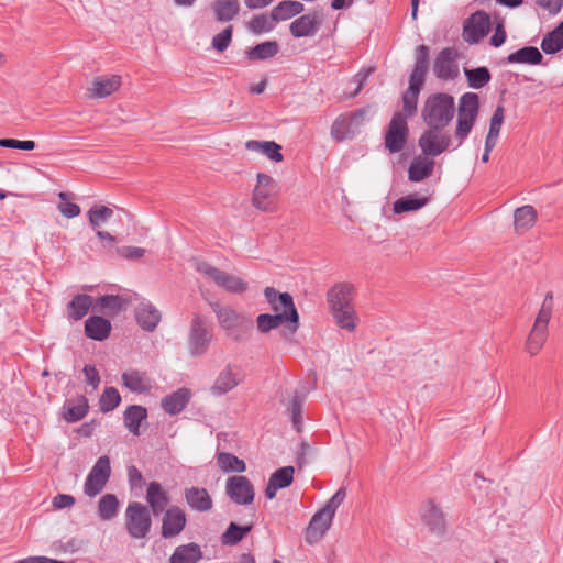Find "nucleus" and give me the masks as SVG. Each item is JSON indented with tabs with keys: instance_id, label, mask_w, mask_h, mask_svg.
Listing matches in <instances>:
<instances>
[{
	"instance_id": "obj_1",
	"label": "nucleus",
	"mask_w": 563,
	"mask_h": 563,
	"mask_svg": "<svg viewBox=\"0 0 563 563\" xmlns=\"http://www.w3.org/2000/svg\"><path fill=\"white\" fill-rule=\"evenodd\" d=\"M456 111L453 96L446 92L430 95L421 109V119L426 125L446 128Z\"/></svg>"
},
{
	"instance_id": "obj_2",
	"label": "nucleus",
	"mask_w": 563,
	"mask_h": 563,
	"mask_svg": "<svg viewBox=\"0 0 563 563\" xmlns=\"http://www.w3.org/2000/svg\"><path fill=\"white\" fill-rule=\"evenodd\" d=\"M457 119L454 130V137L457 140L456 147L461 146L472 132L479 113V97L475 92H465L460 97L456 108Z\"/></svg>"
},
{
	"instance_id": "obj_3",
	"label": "nucleus",
	"mask_w": 563,
	"mask_h": 563,
	"mask_svg": "<svg viewBox=\"0 0 563 563\" xmlns=\"http://www.w3.org/2000/svg\"><path fill=\"white\" fill-rule=\"evenodd\" d=\"M213 339L212 330L208 327L207 321L199 314H194L190 322L187 346L190 356L198 357L205 355Z\"/></svg>"
},
{
	"instance_id": "obj_4",
	"label": "nucleus",
	"mask_w": 563,
	"mask_h": 563,
	"mask_svg": "<svg viewBox=\"0 0 563 563\" xmlns=\"http://www.w3.org/2000/svg\"><path fill=\"white\" fill-rule=\"evenodd\" d=\"M152 527L151 511L147 506L131 501L125 509V529L134 539L145 538Z\"/></svg>"
},
{
	"instance_id": "obj_5",
	"label": "nucleus",
	"mask_w": 563,
	"mask_h": 563,
	"mask_svg": "<svg viewBox=\"0 0 563 563\" xmlns=\"http://www.w3.org/2000/svg\"><path fill=\"white\" fill-rule=\"evenodd\" d=\"M264 296L269 303L271 309L275 313H286L290 317V324L287 325V331L294 335L299 328V314L295 307L292 296L289 292H278L274 287H266Z\"/></svg>"
},
{
	"instance_id": "obj_6",
	"label": "nucleus",
	"mask_w": 563,
	"mask_h": 563,
	"mask_svg": "<svg viewBox=\"0 0 563 563\" xmlns=\"http://www.w3.org/2000/svg\"><path fill=\"white\" fill-rule=\"evenodd\" d=\"M195 267L198 273L229 292L242 294L247 290V283L245 280L221 271L207 262H197Z\"/></svg>"
},
{
	"instance_id": "obj_7",
	"label": "nucleus",
	"mask_w": 563,
	"mask_h": 563,
	"mask_svg": "<svg viewBox=\"0 0 563 563\" xmlns=\"http://www.w3.org/2000/svg\"><path fill=\"white\" fill-rule=\"evenodd\" d=\"M428 129L422 132L418 140V145L426 156L435 157L450 148L452 144L451 135L445 128L427 125Z\"/></svg>"
},
{
	"instance_id": "obj_8",
	"label": "nucleus",
	"mask_w": 563,
	"mask_h": 563,
	"mask_svg": "<svg viewBox=\"0 0 563 563\" xmlns=\"http://www.w3.org/2000/svg\"><path fill=\"white\" fill-rule=\"evenodd\" d=\"M256 179L257 183L252 195V205L256 209L265 212L274 211V197L278 191V185L276 180L264 173H258Z\"/></svg>"
},
{
	"instance_id": "obj_9",
	"label": "nucleus",
	"mask_w": 563,
	"mask_h": 563,
	"mask_svg": "<svg viewBox=\"0 0 563 563\" xmlns=\"http://www.w3.org/2000/svg\"><path fill=\"white\" fill-rule=\"evenodd\" d=\"M111 475L110 459L107 455L100 456L90 470L84 492L89 497L100 494L107 485Z\"/></svg>"
},
{
	"instance_id": "obj_10",
	"label": "nucleus",
	"mask_w": 563,
	"mask_h": 563,
	"mask_svg": "<svg viewBox=\"0 0 563 563\" xmlns=\"http://www.w3.org/2000/svg\"><path fill=\"white\" fill-rule=\"evenodd\" d=\"M408 136L409 129L406 117L399 112L395 113L385 134V147L390 153H399L405 148Z\"/></svg>"
},
{
	"instance_id": "obj_11",
	"label": "nucleus",
	"mask_w": 563,
	"mask_h": 563,
	"mask_svg": "<svg viewBox=\"0 0 563 563\" xmlns=\"http://www.w3.org/2000/svg\"><path fill=\"white\" fill-rule=\"evenodd\" d=\"M225 494L236 505H252L255 497V489L246 476L234 475L225 482Z\"/></svg>"
},
{
	"instance_id": "obj_12",
	"label": "nucleus",
	"mask_w": 563,
	"mask_h": 563,
	"mask_svg": "<svg viewBox=\"0 0 563 563\" xmlns=\"http://www.w3.org/2000/svg\"><path fill=\"white\" fill-rule=\"evenodd\" d=\"M490 31V16L485 11L472 13L463 24V38L470 43H478Z\"/></svg>"
},
{
	"instance_id": "obj_13",
	"label": "nucleus",
	"mask_w": 563,
	"mask_h": 563,
	"mask_svg": "<svg viewBox=\"0 0 563 563\" xmlns=\"http://www.w3.org/2000/svg\"><path fill=\"white\" fill-rule=\"evenodd\" d=\"M457 53L453 47L443 48L435 57L433 63V74L442 80H453L459 76V65L456 63Z\"/></svg>"
},
{
	"instance_id": "obj_14",
	"label": "nucleus",
	"mask_w": 563,
	"mask_h": 563,
	"mask_svg": "<svg viewBox=\"0 0 563 563\" xmlns=\"http://www.w3.org/2000/svg\"><path fill=\"white\" fill-rule=\"evenodd\" d=\"M186 522L187 518L185 511L177 506L170 507L165 511L162 520V537L170 539L180 534Z\"/></svg>"
},
{
	"instance_id": "obj_15",
	"label": "nucleus",
	"mask_w": 563,
	"mask_h": 563,
	"mask_svg": "<svg viewBox=\"0 0 563 563\" xmlns=\"http://www.w3.org/2000/svg\"><path fill=\"white\" fill-rule=\"evenodd\" d=\"M323 16L319 12H312L299 16L290 24V33L294 37L313 36L322 23Z\"/></svg>"
},
{
	"instance_id": "obj_16",
	"label": "nucleus",
	"mask_w": 563,
	"mask_h": 563,
	"mask_svg": "<svg viewBox=\"0 0 563 563\" xmlns=\"http://www.w3.org/2000/svg\"><path fill=\"white\" fill-rule=\"evenodd\" d=\"M333 518L325 514L322 509L318 510L311 518L306 530V541L313 544L322 539L329 530Z\"/></svg>"
},
{
	"instance_id": "obj_17",
	"label": "nucleus",
	"mask_w": 563,
	"mask_h": 563,
	"mask_svg": "<svg viewBox=\"0 0 563 563\" xmlns=\"http://www.w3.org/2000/svg\"><path fill=\"white\" fill-rule=\"evenodd\" d=\"M184 495L187 505L195 511L207 512L213 507L212 498L206 488H186Z\"/></svg>"
},
{
	"instance_id": "obj_18",
	"label": "nucleus",
	"mask_w": 563,
	"mask_h": 563,
	"mask_svg": "<svg viewBox=\"0 0 563 563\" xmlns=\"http://www.w3.org/2000/svg\"><path fill=\"white\" fill-rule=\"evenodd\" d=\"M295 468L292 466H284L275 471L265 488V496L267 499H273L278 489L288 487L294 481Z\"/></svg>"
},
{
	"instance_id": "obj_19",
	"label": "nucleus",
	"mask_w": 563,
	"mask_h": 563,
	"mask_svg": "<svg viewBox=\"0 0 563 563\" xmlns=\"http://www.w3.org/2000/svg\"><path fill=\"white\" fill-rule=\"evenodd\" d=\"M122 79L119 75L96 77L89 89L90 96L95 99L106 98L115 92L121 86Z\"/></svg>"
},
{
	"instance_id": "obj_20",
	"label": "nucleus",
	"mask_w": 563,
	"mask_h": 563,
	"mask_svg": "<svg viewBox=\"0 0 563 563\" xmlns=\"http://www.w3.org/2000/svg\"><path fill=\"white\" fill-rule=\"evenodd\" d=\"M190 398L191 391L183 387L162 398L161 406L166 413L174 416L186 408Z\"/></svg>"
},
{
	"instance_id": "obj_21",
	"label": "nucleus",
	"mask_w": 563,
	"mask_h": 563,
	"mask_svg": "<svg viewBox=\"0 0 563 563\" xmlns=\"http://www.w3.org/2000/svg\"><path fill=\"white\" fill-rule=\"evenodd\" d=\"M137 324L145 331H154L161 319V312L150 302H142L135 309Z\"/></svg>"
},
{
	"instance_id": "obj_22",
	"label": "nucleus",
	"mask_w": 563,
	"mask_h": 563,
	"mask_svg": "<svg viewBox=\"0 0 563 563\" xmlns=\"http://www.w3.org/2000/svg\"><path fill=\"white\" fill-rule=\"evenodd\" d=\"M146 501L151 508L150 511H152L153 515L158 516L166 511L165 509L169 504V496L159 483L151 482L146 490Z\"/></svg>"
},
{
	"instance_id": "obj_23",
	"label": "nucleus",
	"mask_w": 563,
	"mask_h": 563,
	"mask_svg": "<svg viewBox=\"0 0 563 563\" xmlns=\"http://www.w3.org/2000/svg\"><path fill=\"white\" fill-rule=\"evenodd\" d=\"M122 384L132 393L145 394L152 389V380L145 372L131 369L121 376Z\"/></svg>"
},
{
	"instance_id": "obj_24",
	"label": "nucleus",
	"mask_w": 563,
	"mask_h": 563,
	"mask_svg": "<svg viewBox=\"0 0 563 563\" xmlns=\"http://www.w3.org/2000/svg\"><path fill=\"white\" fill-rule=\"evenodd\" d=\"M241 379L238 373H234L230 365L225 366L214 379L210 390L214 396H222L240 384Z\"/></svg>"
},
{
	"instance_id": "obj_25",
	"label": "nucleus",
	"mask_w": 563,
	"mask_h": 563,
	"mask_svg": "<svg viewBox=\"0 0 563 563\" xmlns=\"http://www.w3.org/2000/svg\"><path fill=\"white\" fill-rule=\"evenodd\" d=\"M352 290L350 284H338L328 292V301L332 310L346 309L352 306Z\"/></svg>"
},
{
	"instance_id": "obj_26",
	"label": "nucleus",
	"mask_w": 563,
	"mask_h": 563,
	"mask_svg": "<svg viewBox=\"0 0 563 563\" xmlns=\"http://www.w3.org/2000/svg\"><path fill=\"white\" fill-rule=\"evenodd\" d=\"M430 49L427 45H420L415 51V66L409 80L418 84H424L426 75L429 68Z\"/></svg>"
},
{
	"instance_id": "obj_27",
	"label": "nucleus",
	"mask_w": 563,
	"mask_h": 563,
	"mask_svg": "<svg viewBox=\"0 0 563 563\" xmlns=\"http://www.w3.org/2000/svg\"><path fill=\"white\" fill-rule=\"evenodd\" d=\"M434 168V161L428 156H416L408 168V178L410 181L419 183L431 176Z\"/></svg>"
},
{
	"instance_id": "obj_28",
	"label": "nucleus",
	"mask_w": 563,
	"mask_h": 563,
	"mask_svg": "<svg viewBox=\"0 0 563 563\" xmlns=\"http://www.w3.org/2000/svg\"><path fill=\"white\" fill-rule=\"evenodd\" d=\"M111 331V323L103 317L91 316L85 322V333L96 341L106 340Z\"/></svg>"
},
{
	"instance_id": "obj_29",
	"label": "nucleus",
	"mask_w": 563,
	"mask_h": 563,
	"mask_svg": "<svg viewBox=\"0 0 563 563\" xmlns=\"http://www.w3.org/2000/svg\"><path fill=\"white\" fill-rule=\"evenodd\" d=\"M210 306L222 329L230 331L241 324L242 317L231 307L222 306L219 302H210Z\"/></svg>"
},
{
	"instance_id": "obj_30",
	"label": "nucleus",
	"mask_w": 563,
	"mask_h": 563,
	"mask_svg": "<svg viewBox=\"0 0 563 563\" xmlns=\"http://www.w3.org/2000/svg\"><path fill=\"white\" fill-rule=\"evenodd\" d=\"M245 148L251 152L262 153L267 158L276 163H279L284 159V155L282 154V146L274 141L249 140L245 143Z\"/></svg>"
},
{
	"instance_id": "obj_31",
	"label": "nucleus",
	"mask_w": 563,
	"mask_h": 563,
	"mask_svg": "<svg viewBox=\"0 0 563 563\" xmlns=\"http://www.w3.org/2000/svg\"><path fill=\"white\" fill-rule=\"evenodd\" d=\"M536 221L537 211L530 205L519 207L514 212V227L518 234L529 231L536 224Z\"/></svg>"
},
{
	"instance_id": "obj_32",
	"label": "nucleus",
	"mask_w": 563,
	"mask_h": 563,
	"mask_svg": "<svg viewBox=\"0 0 563 563\" xmlns=\"http://www.w3.org/2000/svg\"><path fill=\"white\" fill-rule=\"evenodd\" d=\"M202 558L201 548L195 542L176 547L169 563H197Z\"/></svg>"
},
{
	"instance_id": "obj_33",
	"label": "nucleus",
	"mask_w": 563,
	"mask_h": 563,
	"mask_svg": "<svg viewBox=\"0 0 563 563\" xmlns=\"http://www.w3.org/2000/svg\"><path fill=\"white\" fill-rule=\"evenodd\" d=\"M147 419V410L143 406H129L123 412L125 428L134 435H140V427Z\"/></svg>"
},
{
	"instance_id": "obj_34",
	"label": "nucleus",
	"mask_w": 563,
	"mask_h": 563,
	"mask_svg": "<svg viewBox=\"0 0 563 563\" xmlns=\"http://www.w3.org/2000/svg\"><path fill=\"white\" fill-rule=\"evenodd\" d=\"M305 11V5L295 0H284L272 10V18L275 22L289 20Z\"/></svg>"
},
{
	"instance_id": "obj_35",
	"label": "nucleus",
	"mask_w": 563,
	"mask_h": 563,
	"mask_svg": "<svg viewBox=\"0 0 563 563\" xmlns=\"http://www.w3.org/2000/svg\"><path fill=\"white\" fill-rule=\"evenodd\" d=\"M543 55L534 46H525L511 54L506 58L508 64H529L538 65L541 64Z\"/></svg>"
},
{
	"instance_id": "obj_36",
	"label": "nucleus",
	"mask_w": 563,
	"mask_h": 563,
	"mask_svg": "<svg viewBox=\"0 0 563 563\" xmlns=\"http://www.w3.org/2000/svg\"><path fill=\"white\" fill-rule=\"evenodd\" d=\"M255 514H251V518H254ZM253 519L245 525L239 526L235 522H230L225 531L221 536V542L224 545H235L244 539V537L252 530Z\"/></svg>"
},
{
	"instance_id": "obj_37",
	"label": "nucleus",
	"mask_w": 563,
	"mask_h": 563,
	"mask_svg": "<svg viewBox=\"0 0 563 563\" xmlns=\"http://www.w3.org/2000/svg\"><path fill=\"white\" fill-rule=\"evenodd\" d=\"M88 408L89 405L87 398L85 396H79L65 404L64 418L68 422L79 421L86 416Z\"/></svg>"
},
{
	"instance_id": "obj_38",
	"label": "nucleus",
	"mask_w": 563,
	"mask_h": 563,
	"mask_svg": "<svg viewBox=\"0 0 563 563\" xmlns=\"http://www.w3.org/2000/svg\"><path fill=\"white\" fill-rule=\"evenodd\" d=\"M216 19L219 22H229L233 20L240 11L238 0H217L212 4Z\"/></svg>"
},
{
	"instance_id": "obj_39",
	"label": "nucleus",
	"mask_w": 563,
	"mask_h": 563,
	"mask_svg": "<svg viewBox=\"0 0 563 563\" xmlns=\"http://www.w3.org/2000/svg\"><path fill=\"white\" fill-rule=\"evenodd\" d=\"M92 305V297L89 295H76L67 305V314L70 319L81 320Z\"/></svg>"
},
{
	"instance_id": "obj_40",
	"label": "nucleus",
	"mask_w": 563,
	"mask_h": 563,
	"mask_svg": "<svg viewBox=\"0 0 563 563\" xmlns=\"http://www.w3.org/2000/svg\"><path fill=\"white\" fill-rule=\"evenodd\" d=\"M285 322L290 324V317L289 314L287 316L286 313L280 312L275 314L262 313L256 318L257 330L264 334L268 333L271 330L277 329Z\"/></svg>"
},
{
	"instance_id": "obj_41",
	"label": "nucleus",
	"mask_w": 563,
	"mask_h": 563,
	"mask_svg": "<svg viewBox=\"0 0 563 563\" xmlns=\"http://www.w3.org/2000/svg\"><path fill=\"white\" fill-rule=\"evenodd\" d=\"M428 202V197H418L417 195L411 194L406 197L397 199L393 203V211L397 214L416 211L423 208Z\"/></svg>"
},
{
	"instance_id": "obj_42",
	"label": "nucleus",
	"mask_w": 563,
	"mask_h": 563,
	"mask_svg": "<svg viewBox=\"0 0 563 563\" xmlns=\"http://www.w3.org/2000/svg\"><path fill=\"white\" fill-rule=\"evenodd\" d=\"M279 51V45L275 41H267L255 45L245 52L250 60H264L274 57Z\"/></svg>"
},
{
	"instance_id": "obj_43",
	"label": "nucleus",
	"mask_w": 563,
	"mask_h": 563,
	"mask_svg": "<svg viewBox=\"0 0 563 563\" xmlns=\"http://www.w3.org/2000/svg\"><path fill=\"white\" fill-rule=\"evenodd\" d=\"M422 519L429 528L435 533H442L445 530V520L442 511L434 506L432 503H429L427 509L422 515Z\"/></svg>"
},
{
	"instance_id": "obj_44",
	"label": "nucleus",
	"mask_w": 563,
	"mask_h": 563,
	"mask_svg": "<svg viewBox=\"0 0 563 563\" xmlns=\"http://www.w3.org/2000/svg\"><path fill=\"white\" fill-rule=\"evenodd\" d=\"M548 338V329L534 325L532 327L527 341L526 350L531 355H537L543 347Z\"/></svg>"
},
{
	"instance_id": "obj_45",
	"label": "nucleus",
	"mask_w": 563,
	"mask_h": 563,
	"mask_svg": "<svg viewBox=\"0 0 563 563\" xmlns=\"http://www.w3.org/2000/svg\"><path fill=\"white\" fill-rule=\"evenodd\" d=\"M464 74L467 80V84L473 89H481L486 86L490 79L492 75L487 67H477L473 69H464Z\"/></svg>"
},
{
	"instance_id": "obj_46",
	"label": "nucleus",
	"mask_w": 563,
	"mask_h": 563,
	"mask_svg": "<svg viewBox=\"0 0 563 563\" xmlns=\"http://www.w3.org/2000/svg\"><path fill=\"white\" fill-rule=\"evenodd\" d=\"M422 84L413 82L409 80V87L406 92L402 95V103H404V117L412 115L417 110V102L420 90L422 88Z\"/></svg>"
},
{
	"instance_id": "obj_47",
	"label": "nucleus",
	"mask_w": 563,
	"mask_h": 563,
	"mask_svg": "<svg viewBox=\"0 0 563 563\" xmlns=\"http://www.w3.org/2000/svg\"><path fill=\"white\" fill-rule=\"evenodd\" d=\"M119 500L113 494L103 495L98 503V515L102 520H111L118 514Z\"/></svg>"
},
{
	"instance_id": "obj_48",
	"label": "nucleus",
	"mask_w": 563,
	"mask_h": 563,
	"mask_svg": "<svg viewBox=\"0 0 563 563\" xmlns=\"http://www.w3.org/2000/svg\"><path fill=\"white\" fill-rule=\"evenodd\" d=\"M217 463L224 472L243 473L246 470V464L243 460L227 452H221L217 455Z\"/></svg>"
},
{
	"instance_id": "obj_49",
	"label": "nucleus",
	"mask_w": 563,
	"mask_h": 563,
	"mask_svg": "<svg viewBox=\"0 0 563 563\" xmlns=\"http://www.w3.org/2000/svg\"><path fill=\"white\" fill-rule=\"evenodd\" d=\"M332 313L340 328L349 331H353L356 328L357 317L354 307L332 310Z\"/></svg>"
},
{
	"instance_id": "obj_50",
	"label": "nucleus",
	"mask_w": 563,
	"mask_h": 563,
	"mask_svg": "<svg viewBox=\"0 0 563 563\" xmlns=\"http://www.w3.org/2000/svg\"><path fill=\"white\" fill-rule=\"evenodd\" d=\"M350 130L351 128L349 125L346 114H340L332 123L331 136L338 142L352 139L354 135L352 132H350Z\"/></svg>"
},
{
	"instance_id": "obj_51",
	"label": "nucleus",
	"mask_w": 563,
	"mask_h": 563,
	"mask_svg": "<svg viewBox=\"0 0 563 563\" xmlns=\"http://www.w3.org/2000/svg\"><path fill=\"white\" fill-rule=\"evenodd\" d=\"M113 214V210L107 206H95L88 211L89 223L93 230L107 222Z\"/></svg>"
},
{
	"instance_id": "obj_52",
	"label": "nucleus",
	"mask_w": 563,
	"mask_h": 563,
	"mask_svg": "<svg viewBox=\"0 0 563 563\" xmlns=\"http://www.w3.org/2000/svg\"><path fill=\"white\" fill-rule=\"evenodd\" d=\"M552 311H553V294H552V291H548L543 299V302L541 305V308L538 312V316H537L533 324L548 329L550 319L552 317Z\"/></svg>"
},
{
	"instance_id": "obj_53",
	"label": "nucleus",
	"mask_w": 563,
	"mask_h": 563,
	"mask_svg": "<svg viewBox=\"0 0 563 563\" xmlns=\"http://www.w3.org/2000/svg\"><path fill=\"white\" fill-rule=\"evenodd\" d=\"M121 401V396L117 388L114 387H107L99 400L100 404V410L102 412H109L112 411L114 408L119 406Z\"/></svg>"
},
{
	"instance_id": "obj_54",
	"label": "nucleus",
	"mask_w": 563,
	"mask_h": 563,
	"mask_svg": "<svg viewBox=\"0 0 563 563\" xmlns=\"http://www.w3.org/2000/svg\"><path fill=\"white\" fill-rule=\"evenodd\" d=\"M274 23L275 21L272 14L269 16L266 14H257L250 21L249 29L255 34L267 33L274 29Z\"/></svg>"
},
{
	"instance_id": "obj_55",
	"label": "nucleus",
	"mask_w": 563,
	"mask_h": 563,
	"mask_svg": "<svg viewBox=\"0 0 563 563\" xmlns=\"http://www.w3.org/2000/svg\"><path fill=\"white\" fill-rule=\"evenodd\" d=\"M541 48L545 54H555L563 49V37L553 30L542 38Z\"/></svg>"
},
{
	"instance_id": "obj_56",
	"label": "nucleus",
	"mask_w": 563,
	"mask_h": 563,
	"mask_svg": "<svg viewBox=\"0 0 563 563\" xmlns=\"http://www.w3.org/2000/svg\"><path fill=\"white\" fill-rule=\"evenodd\" d=\"M369 111H371V108L367 106V107L357 109L356 111H354L352 113H345L347 117V120H349V125L351 128L350 132H352L354 136L360 132L361 128L367 121Z\"/></svg>"
},
{
	"instance_id": "obj_57",
	"label": "nucleus",
	"mask_w": 563,
	"mask_h": 563,
	"mask_svg": "<svg viewBox=\"0 0 563 563\" xmlns=\"http://www.w3.org/2000/svg\"><path fill=\"white\" fill-rule=\"evenodd\" d=\"M58 197L62 201L58 203L57 208L64 217L71 219L79 216L80 207L77 203L66 201L68 198L67 192H59Z\"/></svg>"
},
{
	"instance_id": "obj_58",
	"label": "nucleus",
	"mask_w": 563,
	"mask_h": 563,
	"mask_svg": "<svg viewBox=\"0 0 563 563\" xmlns=\"http://www.w3.org/2000/svg\"><path fill=\"white\" fill-rule=\"evenodd\" d=\"M232 33H233V26L229 25L223 31H221L220 33L214 35L212 38L213 48L217 49L218 52L225 51L231 43Z\"/></svg>"
},
{
	"instance_id": "obj_59",
	"label": "nucleus",
	"mask_w": 563,
	"mask_h": 563,
	"mask_svg": "<svg viewBox=\"0 0 563 563\" xmlns=\"http://www.w3.org/2000/svg\"><path fill=\"white\" fill-rule=\"evenodd\" d=\"M97 306L101 310L119 311L123 306V299L120 296L106 295L98 298Z\"/></svg>"
},
{
	"instance_id": "obj_60",
	"label": "nucleus",
	"mask_w": 563,
	"mask_h": 563,
	"mask_svg": "<svg viewBox=\"0 0 563 563\" xmlns=\"http://www.w3.org/2000/svg\"><path fill=\"white\" fill-rule=\"evenodd\" d=\"M505 119V109L503 106H497L489 121L488 135L498 137L499 132Z\"/></svg>"
},
{
	"instance_id": "obj_61",
	"label": "nucleus",
	"mask_w": 563,
	"mask_h": 563,
	"mask_svg": "<svg viewBox=\"0 0 563 563\" xmlns=\"http://www.w3.org/2000/svg\"><path fill=\"white\" fill-rule=\"evenodd\" d=\"M346 497L345 488H340L336 493L328 500V503L321 508L330 517H334L336 509L343 503Z\"/></svg>"
},
{
	"instance_id": "obj_62",
	"label": "nucleus",
	"mask_w": 563,
	"mask_h": 563,
	"mask_svg": "<svg viewBox=\"0 0 563 563\" xmlns=\"http://www.w3.org/2000/svg\"><path fill=\"white\" fill-rule=\"evenodd\" d=\"M0 146L7 147V148L33 151L36 147V144L34 141H31V140L20 141V140H15V139H1Z\"/></svg>"
},
{
	"instance_id": "obj_63",
	"label": "nucleus",
	"mask_w": 563,
	"mask_h": 563,
	"mask_svg": "<svg viewBox=\"0 0 563 563\" xmlns=\"http://www.w3.org/2000/svg\"><path fill=\"white\" fill-rule=\"evenodd\" d=\"M115 252L122 258L139 260L146 253V250L137 246H121L117 247Z\"/></svg>"
},
{
	"instance_id": "obj_64",
	"label": "nucleus",
	"mask_w": 563,
	"mask_h": 563,
	"mask_svg": "<svg viewBox=\"0 0 563 563\" xmlns=\"http://www.w3.org/2000/svg\"><path fill=\"white\" fill-rule=\"evenodd\" d=\"M534 3L549 15H556L563 7V0H534Z\"/></svg>"
}]
</instances>
